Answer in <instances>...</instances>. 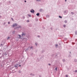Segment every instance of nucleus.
Masks as SVG:
<instances>
[{
  "label": "nucleus",
  "instance_id": "obj_1",
  "mask_svg": "<svg viewBox=\"0 0 77 77\" xmlns=\"http://www.w3.org/2000/svg\"><path fill=\"white\" fill-rule=\"evenodd\" d=\"M67 14H68V11L66 10L64 11L63 13L64 15H66Z\"/></svg>",
  "mask_w": 77,
  "mask_h": 77
},
{
  "label": "nucleus",
  "instance_id": "obj_2",
  "mask_svg": "<svg viewBox=\"0 0 77 77\" xmlns=\"http://www.w3.org/2000/svg\"><path fill=\"white\" fill-rule=\"evenodd\" d=\"M17 26V23H14L13 25V27H14L15 26Z\"/></svg>",
  "mask_w": 77,
  "mask_h": 77
},
{
  "label": "nucleus",
  "instance_id": "obj_3",
  "mask_svg": "<svg viewBox=\"0 0 77 77\" xmlns=\"http://www.w3.org/2000/svg\"><path fill=\"white\" fill-rule=\"evenodd\" d=\"M22 36H26V33L24 32H22Z\"/></svg>",
  "mask_w": 77,
  "mask_h": 77
},
{
  "label": "nucleus",
  "instance_id": "obj_4",
  "mask_svg": "<svg viewBox=\"0 0 77 77\" xmlns=\"http://www.w3.org/2000/svg\"><path fill=\"white\" fill-rule=\"evenodd\" d=\"M30 11L31 13H34V12H35V11H34L33 9H32Z\"/></svg>",
  "mask_w": 77,
  "mask_h": 77
},
{
  "label": "nucleus",
  "instance_id": "obj_5",
  "mask_svg": "<svg viewBox=\"0 0 77 77\" xmlns=\"http://www.w3.org/2000/svg\"><path fill=\"white\" fill-rule=\"evenodd\" d=\"M18 64H17L14 65V67H15L16 68H18Z\"/></svg>",
  "mask_w": 77,
  "mask_h": 77
},
{
  "label": "nucleus",
  "instance_id": "obj_6",
  "mask_svg": "<svg viewBox=\"0 0 77 77\" xmlns=\"http://www.w3.org/2000/svg\"><path fill=\"white\" fill-rule=\"evenodd\" d=\"M74 61L75 62H77V59H74Z\"/></svg>",
  "mask_w": 77,
  "mask_h": 77
},
{
  "label": "nucleus",
  "instance_id": "obj_7",
  "mask_svg": "<svg viewBox=\"0 0 77 77\" xmlns=\"http://www.w3.org/2000/svg\"><path fill=\"white\" fill-rule=\"evenodd\" d=\"M14 29L15 30H18V27H17L15 28Z\"/></svg>",
  "mask_w": 77,
  "mask_h": 77
},
{
  "label": "nucleus",
  "instance_id": "obj_8",
  "mask_svg": "<svg viewBox=\"0 0 77 77\" xmlns=\"http://www.w3.org/2000/svg\"><path fill=\"white\" fill-rule=\"evenodd\" d=\"M49 17L50 16H49L48 15H46V17H47V18H49Z\"/></svg>",
  "mask_w": 77,
  "mask_h": 77
},
{
  "label": "nucleus",
  "instance_id": "obj_9",
  "mask_svg": "<svg viewBox=\"0 0 77 77\" xmlns=\"http://www.w3.org/2000/svg\"><path fill=\"white\" fill-rule=\"evenodd\" d=\"M30 75H32V76H35V75L34 74H33L32 73H31Z\"/></svg>",
  "mask_w": 77,
  "mask_h": 77
},
{
  "label": "nucleus",
  "instance_id": "obj_10",
  "mask_svg": "<svg viewBox=\"0 0 77 77\" xmlns=\"http://www.w3.org/2000/svg\"><path fill=\"white\" fill-rule=\"evenodd\" d=\"M36 15L37 16H39V13H37L36 14Z\"/></svg>",
  "mask_w": 77,
  "mask_h": 77
},
{
  "label": "nucleus",
  "instance_id": "obj_11",
  "mask_svg": "<svg viewBox=\"0 0 77 77\" xmlns=\"http://www.w3.org/2000/svg\"><path fill=\"white\" fill-rule=\"evenodd\" d=\"M66 61L65 59H63L62 60V61L63 62H65V61Z\"/></svg>",
  "mask_w": 77,
  "mask_h": 77
},
{
  "label": "nucleus",
  "instance_id": "obj_12",
  "mask_svg": "<svg viewBox=\"0 0 77 77\" xmlns=\"http://www.w3.org/2000/svg\"><path fill=\"white\" fill-rule=\"evenodd\" d=\"M18 36H19V38H21V36L20 35H18Z\"/></svg>",
  "mask_w": 77,
  "mask_h": 77
},
{
  "label": "nucleus",
  "instance_id": "obj_13",
  "mask_svg": "<svg viewBox=\"0 0 77 77\" xmlns=\"http://www.w3.org/2000/svg\"><path fill=\"white\" fill-rule=\"evenodd\" d=\"M10 38H11L10 37H8L7 38V40H8L9 39H10Z\"/></svg>",
  "mask_w": 77,
  "mask_h": 77
},
{
  "label": "nucleus",
  "instance_id": "obj_14",
  "mask_svg": "<svg viewBox=\"0 0 77 77\" xmlns=\"http://www.w3.org/2000/svg\"><path fill=\"white\" fill-rule=\"evenodd\" d=\"M59 18H62V17L61 16H59Z\"/></svg>",
  "mask_w": 77,
  "mask_h": 77
},
{
  "label": "nucleus",
  "instance_id": "obj_15",
  "mask_svg": "<svg viewBox=\"0 0 77 77\" xmlns=\"http://www.w3.org/2000/svg\"><path fill=\"white\" fill-rule=\"evenodd\" d=\"M29 20H27V21H26V22L27 23H29Z\"/></svg>",
  "mask_w": 77,
  "mask_h": 77
},
{
  "label": "nucleus",
  "instance_id": "obj_16",
  "mask_svg": "<svg viewBox=\"0 0 77 77\" xmlns=\"http://www.w3.org/2000/svg\"><path fill=\"white\" fill-rule=\"evenodd\" d=\"M75 35H77V31H75Z\"/></svg>",
  "mask_w": 77,
  "mask_h": 77
},
{
  "label": "nucleus",
  "instance_id": "obj_17",
  "mask_svg": "<svg viewBox=\"0 0 77 77\" xmlns=\"http://www.w3.org/2000/svg\"><path fill=\"white\" fill-rule=\"evenodd\" d=\"M21 70H19V71H18V73H21Z\"/></svg>",
  "mask_w": 77,
  "mask_h": 77
},
{
  "label": "nucleus",
  "instance_id": "obj_18",
  "mask_svg": "<svg viewBox=\"0 0 77 77\" xmlns=\"http://www.w3.org/2000/svg\"><path fill=\"white\" fill-rule=\"evenodd\" d=\"M15 32V31H13V32H12L13 34H14Z\"/></svg>",
  "mask_w": 77,
  "mask_h": 77
},
{
  "label": "nucleus",
  "instance_id": "obj_19",
  "mask_svg": "<svg viewBox=\"0 0 77 77\" xmlns=\"http://www.w3.org/2000/svg\"><path fill=\"white\" fill-rule=\"evenodd\" d=\"M71 14H72V15H74V12H71Z\"/></svg>",
  "mask_w": 77,
  "mask_h": 77
},
{
  "label": "nucleus",
  "instance_id": "obj_20",
  "mask_svg": "<svg viewBox=\"0 0 77 77\" xmlns=\"http://www.w3.org/2000/svg\"><path fill=\"white\" fill-rule=\"evenodd\" d=\"M28 15L29 16V17H31V15L28 14Z\"/></svg>",
  "mask_w": 77,
  "mask_h": 77
},
{
  "label": "nucleus",
  "instance_id": "obj_21",
  "mask_svg": "<svg viewBox=\"0 0 77 77\" xmlns=\"http://www.w3.org/2000/svg\"><path fill=\"white\" fill-rule=\"evenodd\" d=\"M18 27V29H19V28H21V26H19Z\"/></svg>",
  "mask_w": 77,
  "mask_h": 77
},
{
  "label": "nucleus",
  "instance_id": "obj_22",
  "mask_svg": "<svg viewBox=\"0 0 77 77\" xmlns=\"http://www.w3.org/2000/svg\"><path fill=\"white\" fill-rule=\"evenodd\" d=\"M64 23H67V21H66V20H65V21H64Z\"/></svg>",
  "mask_w": 77,
  "mask_h": 77
},
{
  "label": "nucleus",
  "instance_id": "obj_23",
  "mask_svg": "<svg viewBox=\"0 0 77 77\" xmlns=\"http://www.w3.org/2000/svg\"><path fill=\"white\" fill-rule=\"evenodd\" d=\"M55 69V70H56V71H57V67H56Z\"/></svg>",
  "mask_w": 77,
  "mask_h": 77
},
{
  "label": "nucleus",
  "instance_id": "obj_24",
  "mask_svg": "<svg viewBox=\"0 0 77 77\" xmlns=\"http://www.w3.org/2000/svg\"><path fill=\"white\" fill-rule=\"evenodd\" d=\"M63 26L64 27H66V25L64 24L63 25Z\"/></svg>",
  "mask_w": 77,
  "mask_h": 77
},
{
  "label": "nucleus",
  "instance_id": "obj_25",
  "mask_svg": "<svg viewBox=\"0 0 77 77\" xmlns=\"http://www.w3.org/2000/svg\"><path fill=\"white\" fill-rule=\"evenodd\" d=\"M64 39L65 41H66V40H67V38H65Z\"/></svg>",
  "mask_w": 77,
  "mask_h": 77
},
{
  "label": "nucleus",
  "instance_id": "obj_26",
  "mask_svg": "<svg viewBox=\"0 0 77 77\" xmlns=\"http://www.w3.org/2000/svg\"><path fill=\"white\" fill-rule=\"evenodd\" d=\"M33 48V46H32L31 47H30V48L31 49V48Z\"/></svg>",
  "mask_w": 77,
  "mask_h": 77
},
{
  "label": "nucleus",
  "instance_id": "obj_27",
  "mask_svg": "<svg viewBox=\"0 0 77 77\" xmlns=\"http://www.w3.org/2000/svg\"><path fill=\"white\" fill-rule=\"evenodd\" d=\"M66 77H68V75H66Z\"/></svg>",
  "mask_w": 77,
  "mask_h": 77
},
{
  "label": "nucleus",
  "instance_id": "obj_28",
  "mask_svg": "<svg viewBox=\"0 0 77 77\" xmlns=\"http://www.w3.org/2000/svg\"><path fill=\"white\" fill-rule=\"evenodd\" d=\"M72 44H73V45L75 44V43L72 42Z\"/></svg>",
  "mask_w": 77,
  "mask_h": 77
},
{
  "label": "nucleus",
  "instance_id": "obj_29",
  "mask_svg": "<svg viewBox=\"0 0 77 77\" xmlns=\"http://www.w3.org/2000/svg\"><path fill=\"white\" fill-rule=\"evenodd\" d=\"M36 1H38V2H40V1H41V0H36Z\"/></svg>",
  "mask_w": 77,
  "mask_h": 77
},
{
  "label": "nucleus",
  "instance_id": "obj_30",
  "mask_svg": "<svg viewBox=\"0 0 77 77\" xmlns=\"http://www.w3.org/2000/svg\"><path fill=\"white\" fill-rule=\"evenodd\" d=\"M69 57H71V55H69Z\"/></svg>",
  "mask_w": 77,
  "mask_h": 77
},
{
  "label": "nucleus",
  "instance_id": "obj_31",
  "mask_svg": "<svg viewBox=\"0 0 77 77\" xmlns=\"http://www.w3.org/2000/svg\"><path fill=\"white\" fill-rule=\"evenodd\" d=\"M23 19H24L25 18V17L23 16Z\"/></svg>",
  "mask_w": 77,
  "mask_h": 77
},
{
  "label": "nucleus",
  "instance_id": "obj_32",
  "mask_svg": "<svg viewBox=\"0 0 77 77\" xmlns=\"http://www.w3.org/2000/svg\"><path fill=\"white\" fill-rule=\"evenodd\" d=\"M35 45H36V46H37V45H38V44L37 43H35Z\"/></svg>",
  "mask_w": 77,
  "mask_h": 77
},
{
  "label": "nucleus",
  "instance_id": "obj_33",
  "mask_svg": "<svg viewBox=\"0 0 77 77\" xmlns=\"http://www.w3.org/2000/svg\"><path fill=\"white\" fill-rule=\"evenodd\" d=\"M37 37H38V38H40V36L38 35V36H37Z\"/></svg>",
  "mask_w": 77,
  "mask_h": 77
},
{
  "label": "nucleus",
  "instance_id": "obj_34",
  "mask_svg": "<svg viewBox=\"0 0 77 77\" xmlns=\"http://www.w3.org/2000/svg\"><path fill=\"white\" fill-rule=\"evenodd\" d=\"M75 72H77V70H76L75 71Z\"/></svg>",
  "mask_w": 77,
  "mask_h": 77
},
{
  "label": "nucleus",
  "instance_id": "obj_35",
  "mask_svg": "<svg viewBox=\"0 0 77 77\" xmlns=\"http://www.w3.org/2000/svg\"><path fill=\"white\" fill-rule=\"evenodd\" d=\"M5 24H6V23L5 22H4L3 23L4 25H5Z\"/></svg>",
  "mask_w": 77,
  "mask_h": 77
},
{
  "label": "nucleus",
  "instance_id": "obj_36",
  "mask_svg": "<svg viewBox=\"0 0 77 77\" xmlns=\"http://www.w3.org/2000/svg\"><path fill=\"white\" fill-rule=\"evenodd\" d=\"M11 20H13V21H14V19H13V18H11Z\"/></svg>",
  "mask_w": 77,
  "mask_h": 77
},
{
  "label": "nucleus",
  "instance_id": "obj_37",
  "mask_svg": "<svg viewBox=\"0 0 77 77\" xmlns=\"http://www.w3.org/2000/svg\"><path fill=\"white\" fill-rule=\"evenodd\" d=\"M55 46H56V47H57V46H58L57 45H55Z\"/></svg>",
  "mask_w": 77,
  "mask_h": 77
},
{
  "label": "nucleus",
  "instance_id": "obj_38",
  "mask_svg": "<svg viewBox=\"0 0 77 77\" xmlns=\"http://www.w3.org/2000/svg\"><path fill=\"white\" fill-rule=\"evenodd\" d=\"M51 30H52L53 29V28H52V27L51 28Z\"/></svg>",
  "mask_w": 77,
  "mask_h": 77
},
{
  "label": "nucleus",
  "instance_id": "obj_39",
  "mask_svg": "<svg viewBox=\"0 0 77 77\" xmlns=\"http://www.w3.org/2000/svg\"><path fill=\"white\" fill-rule=\"evenodd\" d=\"M39 77H41V75H39Z\"/></svg>",
  "mask_w": 77,
  "mask_h": 77
},
{
  "label": "nucleus",
  "instance_id": "obj_40",
  "mask_svg": "<svg viewBox=\"0 0 77 77\" xmlns=\"http://www.w3.org/2000/svg\"><path fill=\"white\" fill-rule=\"evenodd\" d=\"M42 11V9H40V11Z\"/></svg>",
  "mask_w": 77,
  "mask_h": 77
},
{
  "label": "nucleus",
  "instance_id": "obj_41",
  "mask_svg": "<svg viewBox=\"0 0 77 77\" xmlns=\"http://www.w3.org/2000/svg\"><path fill=\"white\" fill-rule=\"evenodd\" d=\"M8 24H10V22H8Z\"/></svg>",
  "mask_w": 77,
  "mask_h": 77
},
{
  "label": "nucleus",
  "instance_id": "obj_42",
  "mask_svg": "<svg viewBox=\"0 0 77 77\" xmlns=\"http://www.w3.org/2000/svg\"><path fill=\"white\" fill-rule=\"evenodd\" d=\"M28 49H29V48H28L27 49H26V50H28Z\"/></svg>",
  "mask_w": 77,
  "mask_h": 77
},
{
  "label": "nucleus",
  "instance_id": "obj_43",
  "mask_svg": "<svg viewBox=\"0 0 77 77\" xmlns=\"http://www.w3.org/2000/svg\"><path fill=\"white\" fill-rule=\"evenodd\" d=\"M5 56H6V55H7V54H5Z\"/></svg>",
  "mask_w": 77,
  "mask_h": 77
},
{
  "label": "nucleus",
  "instance_id": "obj_44",
  "mask_svg": "<svg viewBox=\"0 0 77 77\" xmlns=\"http://www.w3.org/2000/svg\"><path fill=\"white\" fill-rule=\"evenodd\" d=\"M25 3H26V0L25 1Z\"/></svg>",
  "mask_w": 77,
  "mask_h": 77
},
{
  "label": "nucleus",
  "instance_id": "obj_45",
  "mask_svg": "<svg viewBox=\"0 0 77 77\" xmlns=\"http://www.w3.org/2000/svg\"><path fill=\"white\" fill-rule=\"evenodd\" d=\"M1 17H2V16H1V15H0V18H1Z\"/></svg>",
  "mask_w": 77,
  "mask_h": 77
},
{
  "label": "nucleus",
  "instance_id": "obj_46",
  "mask_svg": "<svg viewBox=\"0 0 77 77\" xmlns=\"http://www.w3.org/2000/svg\"><path fill=\"white\" fill-rule=\"evenodd\" d=\"M50 66L51 65L50 64H48Z\"/></svg>",
  "mask_w": 77,
  "mask_h": 77
},
{
  "label": "nucleus",
  "instance_id": "obj_47",
  "mask_svg": "<svg viewBox=\"0 0 77 77\" xmlns=\"http://www.w3.org/2000/svg\"><path fill=\"white\" fill-rule=\"evenodd\" d=\"M1 45H3L2 44H1Z\"/></svg>",
  "mask_w": 77,
  "mask_h": 77
},
{
  "label": "nucleus",
  "instance_id": "obj_48",
  "mask_svg": "<svg viewBox=\"0 0 77 77\" xmlns=\"http://www.w3.org/2000/svg\"><path fill=\"white\" fill-rule=\"evenodd\" d=\"M19 66L20 67L21 66V65H20Z\"/></svg>",
  "mask_w": 77,
  "mask_h": 77
},
{
  "label": "nucleus",
  "instance_id": "obj_49",
  "mask_svg": "<svg viewBox=\"0 0 77 77\" xmlns=\"http://www.w3.org/2000/svg\"><path fill=\"white\" fill-rule=\"evenodd\" d=\"M75 41H77V39H75Z\"/></svg>",
  "mask_w": 77,
  "mask_h": 77
},
{
  "label": "nucleus",
  "instance_id": "obj_50",
  "mask_svg": "<svg viewBox=\"0 0 77 77\" xmlns=\"http://www.w3.org/2000/svg\"><path fill=\"white\" fill-rule=\"evenodd\" d=\"M65 0V2H66V0Z\"/></svg>",
  "mask_w": 77,
  "mask_h": 77
},
{
  "label": "nucleus",
  "instance_id": "obj_51",
  "mask_svg": "<svg viewBox=\"0 0 77 77\" xmlns=\"http://www.w3.org/2000/svg\"><path fill=\"white\" fill-rule=\"evenodd\" d=\"M70 53H71V52H70Z\"/></svg>",
  "mask_w": 77,
  "mask_h": 77
}]
</instances>
